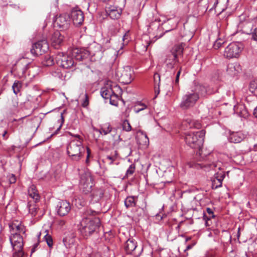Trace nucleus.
I'll list each match as a JSON object with an SVG mask.
<instances>
[{
  "instance_id": "f257e3e1",
  "label": "nucleus",
  "mask_w": 257,
  "mask_h": 257,
  "mask_svg": "<svg viewBox=\"0 0 257 257\" xmlns=\"http://www.w3.org/2000/svg\"><path fill=\"white\" fill-rule=\"evenodd\" d=\"M210 93L211 92L207 90L206 86L195 80L191 86V91L183 96L180 106L183 109H188L193 107L200 97Z\"/></svg>"
},
{
  "instance_id": "f03ea898",
  "label": "nucleus",
  "mask_w": 257,
  "mask_h": 257,
  "mask_svg": "<svg viewBox=\"0 0 257 257\" xmlns=\"http://www.w3.org/2000/svg\"><path fill=\"white\" fill-rule=\"evenodd\" d=\"M97 212L91 210H87L85 212L84 217L80 223L79 231L81 234L85 238L92 235L100 225V220L95 217Z\"/></svg>"
},
{
  "instance_id": "7ed1b4c3",
  "label": "nucleus",
  "mask_w": 257,
  "mask_h": 257,
  "mask_svg": "<svg viewBox=\"0 0 257 257\" xmlns=\"http://www.w3.org/2000/svg\"><path fill=\"white\" fill-rule=\"evenodd\" d=\"M196 168L203 169L205 171H209L211 169H217L220 171L215 174L214 178L212 180V188L216 189L222 186V181L225 177V174L222 168V164L221 162L213 163L209 164L204 162L201 164H197L195 166Z\"/></svg>"
},
{
  "instance_id": "20e7f679",
  "label": "nucleus",
  "mask_w": 257,
  "mask_h": 257,
  "mask_svg": "<svg viewBox=\"0 0 257 257\" xmlns=\"http://www.w3.org/2000/svg\"><path fill=\"white\" fill-rule=\"evenodd\" d=\"M97 53H100V46L96 44L89 47L88 49L74 48L71 51L72 58L79 61L86 59L90 55L94 56Z\"/></svg>"
},
{
  "instance_id": "39448f33",
  "label": "nucleus",
  "mask_w": 257,
  "mask_h": 257,
  "mask_svg": "<svg viewBox=\"0 0 257 257\" xmlns=\"http://www.w3.org/2000/svg\"><path fill=\"white\" fill-rule=\"evenodd\" d=\"M205 134V130L188 133L185 136L186 143L192 148L200 149L203 144Z\"/></svg>"
},
{
  "instance_id": "423d86ee",
  "label": "nucleus",
  "mask_w": 257,
  "mask_h": 257,
  "mask_svg": "<svg viewBox=\"0 0 257 257\" xmlns=\"http://www.w3.org/2000/svg\"><path fill=\"white\" fill-rule=\"evenodd\" d=\"M67 153L73 160L78 161L85 152V149L82 146L80 140H74L70 142L67 147Z\"/></svg>"
},
{
  "instance_id": "0eeeda50",
  "label": "nucleus",
  "mask_w": 257,
  "mask_h": 257,
  "mask_svg": "<svg viewBox=\"0 0 257 257\" xmlns=\"http://www.w3.org/2000/svg\"><path fill=\"white\" fill-rule=\"evenodd\" d=\"M243 49V45L241 43L232 42L225 48L224 56L228 59L238 58Z\"/></svg>"
},
{
  "instance_id": "6e6552de",
  "label": "nucleus",
  "mask_w": 257,
  "mask_h": 257,
  "mask_svg": "<svg viewBox=\"0 0 257 257\" xmlns=\"http://www.w3.org/2000/svg\"><path fill=\"white\" fill-rule=\"evenodd\" d=\"M56 62L60 67L68 69L73 66L75 64V60L72 58L71 52L67 54L63 53H58L56 56Z\"/></svg>"
},
{
  "instance_id": "1a4fd4ad",
  "label": "nucleus",
  "mask_w": 257,
  "mask_h": 257,
  "mask_svg": "<svg viewBox=\"0 0 257 257\" xmlns=\"http://www.w3.org/2000/svg\"><path fill=\"white\" fill-rule=\"evenodd\" d=\"M117 75L121 83L128 84L134 79V71L130 66H126L122 70L117 71Z\"/></svg>"
},
{
  "instance_id": "9d476101",
  "label": "nucleus",
  "mask_w": 257,
  "mask_h": 257,
  "mask_svg": "<svg viewBox=\"0 0 257 257\" xmlns=\"http://www.w3.org/2000/svg\"><path fill=\"white\" fill-rule=\"evenodd\" d=\"M49 49V44L46 40L38 41L32 46L30 51L34 56L41 55Z\"/></svg>"
},
{
  "instance_id": "9b49d317",
  "label": "nucleus",
  "mask_w": 257,
  "mask_h": 257,
  "mask_svg": "<svg viewBox=\"0 0 257 257\" xmlns=\"http://www.w3.org/2000/svg\"><path fill=\"white\" fill-rule=\"evenodd\" d=\"M9 240L13 250L23 249L24 239L20 233L10 234Z\"/></svg>"
},
{
  "instance_id": "f8f14e48",
  "label": "nucleus",
  "mask_w": 257,
  "mask_h": 257,
  "mask_svg": "<svg viewBox=\"0 0 257 257\" xmlns=\"http://www.w3.org/2000/svg\"><path fill=\"white\" fill-rule=\"evenodd\" d=\"M9 231L10 234L20 233L25 234L26 231V227L20 221L14 220L9 224Z\"/></svg>"
},
{
  "instance_id": "ddd939ff",
  "label": "nucleus",
  "mask_w": 257,
  "mask_h": 257,
  "mask_svg": "<svg viewBox=\"0 0 257 257\" xmlns=\"http://www.w3.org/2000/svg\"><path fill=\"white\" fill-rule=\"evenodd\" d=\"M71 209L70 203L66 200H61L58 202L56 210L60 216H64L68 214Z\"/></svg>"
},
{
  "instance_id": "4468645a",
  "label": "nucleus",
  "mask_w": 257,
  "mask_h": 257,
  "mask_svg": "<svg viewBox=\"0 0 257 257\" xmlns=\"http://www.w3.org/2000/svg\"><path fill=\"white\" fill-rule=\"evenodd\" d=\"M70 22L71 20L69 16L66 14H63L56 17L55 24L59 28L66 30L69 28Z\"/></svg>"
},
{
  "instance_id": "2eb2a0df",
  "label": "nucleus",
  "mask_w": 257,
  "mask_h": 257,
  "mask_svg": "<svg viewBox=\"0 0 257 257\" xmlns=\"http://www.w3.org/2000/svg\"><path fill=\"white\" fill-rule=\"evenodd\" d=\"M75 25H79L82 24L84 21V15L81 10L78 8L72 10L70 18Z\"/></svg>"
},
{
  "instance_id": "dca6fc26",
  "label": "nucleus",
  "mask_w": 257,
  "mask_h": 257,
  "mask_svg": "<svg viewBox=\"0 0 257 257\" xmlns=\"http://www.w3.org/2000/svg\"><path fill=\"white\" fill-rule=\"evenodd\" d=\"M136 140L137 144L141 149H146L149 145V140L147 134L141 130L137 133Z\"/></svg>"
},
{
  "instance_id": "f3484780",
  "label": "nucleus",
  "mask_w": 257,
  "mask_h": 257,
  "mask_svg": "<svg viewBox=\"0 0 257 257\" xmlns=\"http://www.w3.org/2000/svg\"><path fill=\"white\" fill-rule=\"evenodd\" d=\"M228 134L229 135V141L230 142L234 143H240L246 136V135L244 134L241 130H238L236 131H231V130H229Z\"/></svg>"
},
{
  "instance_id": "a211bd4d",
  "label": "nucleus",
  "mask_w": 257,
  "mask_h": 257,
  "mask_svg": "<svg viewBox=\"0 0 257 257\" xmlns=\"http://www.w3.org/2000/svg\"><path fill=\"white\" fill-rule=\"evenodd\" d=\"M234 111L240 117L243 119V120L241 119L243 124L245 122H248L246 118L248 116L249 113L244 105L238 104L235 105L234 106Z\"/></svg>"
},
{
  "instance_id": "6ab92c4d",
  "label": "nucleus",
  "mask_w": 257,
  "mask_h": 257,
  "mask_svg": "<svg viewBox=\"0 0 257 257\" xmlns=\"http://www.w3.org/2000/svg\"><path fill=\"white\" fill-rule=\"evenodd\" d=\"M241 71V66L237 62L230 63L227 66L226 72L232 77L237 76Z\"/></svg>"
},
{
  "instance_id": "aec40b11",
  "label": "nucleus",
  "mask_w": 257,
  "mask_h": 257,
  "mask_svg": "<svg viewBox=\"0 0 257 257\" xmlns=\"http://www.w3.org/2000/svg\"><path fill=\"white\" fill-rule=\"evenodd\" d=\"M64 36L59 31H56L51 37V42L55 49H59L63 43Z\"/></svg>"
},
{
  "instance_id": "412c9836",
  "label": "nucleus",
  "mask_w": 257,
  "mask_h": 257,
  "mask_svg": "<svg viewBox=\"0 0 257 257\" xmlns=\"http://www.w3.org/2000/svg\"><path fill=\"white\" fill-rule=\"evenodd\" d=\"M183 48L182 45H176L172 47L170 51L171 57L174 58L176 62H179L178 57L182 56L183 53Z\"/></svg>"
},
{
  "instance_id": "4be33fe9",
  "label": "nucleus",
  "mask_w": 257,
  "mask_h": 257,
  "mask_svg": "<svg viewBox=\"0 0 257 257\" xmlns=\"http://www.w3.org/2000/svg\"><path fill=\"white\" fill-rule=\"evenodd\" d=\"M181 126L188 128H200L201 127L198 121L192 120L190 118L184 120L182 122Z\"/></svg>"
},
{
  "instance_id": "5701e85b",
  "label": "nucleus",
  "mask_w": 257,
  "mask_h": 257,
  "mask_svg": "<svg viewBox=\"0 0 257 257\" xmlns=\"http://www.w3.org/2000/svg\"><path fill=\"white\" fill-rule=\"evenodd\" d=\"M106 12L110 18L113 20L119 18L121 14V10L114 6H110L107 8Z\"/></svg>"
},
{
  "instance_id": "b1692460",
  "label": "nucleus",
  "mask_w": 257,
  "mask_h": 257,
  "mask_svg": "<svg viewBox=\"0 0 257 257\" xmlns=\"http://www.w3.org/2000/svg\"><path fill=\"white\" fill-rule=\"evenodd\" d=\"M137 247V242L133 238H129L124 245V249L127 254H132Z\"/></svg>"
},
{
  "instance_id": "393cba45",
  "label": "nucleus",
  "mask_w": 257,
  "mask_h": 257,
  "mask_svg": "<svg viewBox=\"0 0 257 257\" xmlns=\"http://www.w3.org/2000/svg\"><path fill=\"white\" fill-rule=\"evenodd\" d=\"M240 27L242 33L248 35L251 33V30L253 28V25L251 22H244L240 24Z\"/></svg>"
},
{
  "instance_id": "a878e982",
  "label": "nucleus",
  "mask_w": 257,
  "mask_h": 257,
  "mask_svg": "<svg viewBox=\"0 0 257 257\" xmlns=\"http://www.w3.org/2000/svg\"><path fill=\"white\" fill-rule=\"evenodd\" d=\"M104 195V190L101 188L94 189L91 194L92 199L95 202H98L101 199Z\"/></svg>"
},
{
  "instance_id": "bb28decb",
  "label": "nucleus",
  "mask_w": 257,
  "mask_h": 257,
  "mask_svg": "<svg viewBox=\"0 0 257 257\" xmlns=\"http://www.w3.org/2000/svg\"><path fill=\"white\" fill-rule=\"evenodd\" d=\"M101 95L104 99H108L112 95V92L111 90V87L109 84H106L101 89Z\"/></svg>"
},
{
  "instance_id": "cd10ccee",
  "label": "nucleus",
  "mask_w": 257,
  "mask_h": 257,
  "mask_svg": "<svg viewBox=\"0 0 257 257\" xmlns=\"http://www.w3.org/2000/svg\"><path fill=\"white\" fill-rule=\"evenodd\" d=\"M28 194L29 196L33 199L35 202L40 199V196L35 185H32L28 189Z\"/></svg>"
},
{
  "instance_id": "c85d7f7f",
  "label": "nucleus",
  "mask_w": 257,
  "mask_h": 257,
  "mask_svg": "<svg viewBox=\"0 0 257 257\" xmlns=\"http://www.w3.org/2000/svg\"><path fill=\"white\" fill-rule=\"evenodd\" d=\"M90 183H92V178L91 174L86 172L82 174L80 180V184Z\"/></svg>"
},
{
  "instance_id": "c756f323",
  "label": "nucleus",
  "mask_w": 257,
  "mask_h": 257,
  "mask_svg": "<svg viewBox=\"0 0 257 257\" xmlns=\"http://www.w3.org/2000/svg\"><path fill=\"white\" fill-rule=\"evenodd\" d=\"M122 40L123 41V43L121 44L120 49L117 51H116V52L117 53V55H121L122 53L121 49H122L123 46H124L125 45H127L130 40V37L128 31L125 32V34L123 35Z\"/></svg>"
},
{
  "instance_id": "7c9ffc66",
  "label": "nucleus",
  "mask_w": 257,
  "mask_h": 257,
  "mask_svg": "<svg viewBox=\"0 0 257 257\" xmlns=\"http://www.w3.org/2000/svg\"><path fill=\"white\" fill-rule=\"evenodd\" d=\"M42 63L44 66H51L54 64V60L53 57L48 54L44 56Z\"/></svg>"
},
{
  "instance_id": "2f4dec72",
  "label": "nucleus",
  "mask_w": 257,
  "mask_h": 257,
  "mask_svg": "<svg viewBox=\"0 0 257 257\" xmlns=\"http://www.w3.org/2000/svg\"><path fill=\"white\" fill-rule=\"evenodd\" d=\"M75 238L74 237H66L63 239V242L67 248H70L74 245Z\"/></svg>"
},
{
  "instance_id": "473e14b6",
  "label": "nucleus",
  "mask_w": 257,
  "mask_h": 257,
  "mask_svg": "<svg viewBox=\"0 0 257 257\" xmlns=\"http://www.w3.org/2000/svg\"><path fill=\"white\" fill-rule=\"evenodd\" d=\"M136 202L134 196H128L124 200V205L128 208L136 206Z\"/></svg>"
},
{
  "instance_id": "72a5a7b5",
  "label": "nucleus",
  "mask_w": 257,
  "mask_h": 257,
  "mask_svg": "<svg viewBox=\"0 0 257 257\" xmlns=\"http://www.w3.org/2000/svg\"><path fill=\"white\" fill-rule=\"evenodd\" d=\"M92 186V183L80 184V188L85 194H87L91 192Z\"/></svg>"
},
{
  "instance_id": "f704fd0d",
  "label": "nucleus",
  "mask_w": 257,
  "mask_h": 257,
  "mask_svg": "<svg viewBox=\"0 0 257 257\" xmlns=\"http://www.w3.org/2000/svg\"><path fill=\"white\" fill-rule=\"evenodd\" d=\"M111 87V90L112 92L113 95L120 96L122 92L121 88L117 85L113 84V85L109 84Z\"/></svg>"
},
{
  "instance_id": "c9c22d12",
  "label": "nucleus",
  "mask_w": 257,
  "mask_h": 257,
  "mask_svg": "<svg viewBox=\"0 0 257 257\" xmlns=\"http://www.w3.org/2000/svg\"><path fill=\"white\" fill-rule=\"evenodd\" d=\"M29 213L33 216H36L38 211V207L35 203L34 204H29L28 205Z\"/></svg>"
},
{
  "instance_id": "e433bc0d",
  "label": "nucleus",
  "mask_w": 257,
  "mask_h": 257,
  "mask_svg": "<svg viewBox=\"0 0 257 257\" xmlns=\"http://www.w3.org/2000/svg\"><path fill=\"white\" fill-rule=\"evenodd\" d=\"M176 62L174 60V58L171 56H168L166 59V66L168 69H172L174 67Z\"/></svg>"
},
{
  "instance_id": "4c0bfd02",
  "label": "nucleus",
  "mask_w": 257,
  "mask_h": 257,
  "mask_svg": "<svg viewBox=\"0 0 257 257\" xmlns=\"http://www.w3.org/2000/svg\"><path fill=\"white\" fill-rule=\"evenodd\" d=\"M117 156V153L115 151L114 152V154L112 155H108L106 157L104 160L105 162H108L109 164H112L113 162L116 159Z\"/></svg>"
},
{
  "instance_id": "58836bf2",
  "label": "nucleus",
  "mask_w": 257,
  "mask_h": 257,
  "mask_svg": "<svg viewBox=\"0 0 257 257\" xmlns=\"http://www.w3.org/2000/svg\"><path fill=\"white\" fill-rule=\"evenodd\" d=\"M147 108V105L144 103H139L134 107V111L136 113H138L142 110H144Z\"/></svg>"
},
{
  "instance_id": "ea45409f",
  "label": "nucleus",
  "mask_w": 257,
  "mask_h": 257,
  "mask_svg": "<svg viewBox=\"0 0 257 257\" xmlns=\"http://www.w3.org/2000/svg\"><path fill=\"white\" fill-rule=\"evenodd\" d=\"M22 84L19 81H15L12 86L13 92L15 94H18L20 91Z\"/></svg>"
},
{
  "instance_id": "a19ab883",
  "label": "nucleus",
  "mask_w": 257,
  "mask_h": 257,
  "mask_svg": "<svg viewBox=\"0 0 257 257\" xmlns=\"http://www.w3.org/2000/svg\"><path fill=\"white\" fill-rule=\"evenodd\" d=\"M94 135H97L98 137L101 135H106L111 132V130H93Z\"/></svg>"
},
{
  "instance_id": "79ce46f5",
  "label": "nucleus",
  "mask_w": 257,
  "mask_h": 257,
  "mask_svg": "<svg viewBox=\"0 0 257 257\" xmlns=\"http://www.w3.org/2000/svg\"><path fill=\"white\" fill-rule=\"evenodd\" d=\"M119 96L115 95H112L110 97H109V102L111 105L117 106L118 104V99Z\"/></svg>"
},
{
  "instance_id": "37998d69",
  "label": "nucleus",
  "mask_w": 257,
  "mask_h": 257,
  "mask_svg": "<svg viewBox=\"0 0 257 257\" xmlns=\"http://www.w3.org/2000/svg\"><path fill=\"white\" fill-rule=\"evenodd\" d=\"M89 104V98L88 94L85 93L83 98L81 100V105L83 107H86Z\"/></svg>"
},
{
  "instance_id": "c03bdc74",
  "label": "nucleus",
  "mask_w": 257,
  "mask_h": 257,
  "mask_svg": "<svg viewBox=\"0 0 257 257\" xmlns=\"http://www.w3.org/2000/svg\"><path fill=\"white\" fill-rule=\"evenodd\" d=\"M228 0H216V2L214 3V6L217 4L219 5L220 6H222L223 7L222 8V11H224L227 8V4L228 3Z\"/></svg>"
},
{
  "instance_id": "a18cd8bd",
  "label": "nucleus",
  "mask_w": 257,
  "mask_h": 257,
  "mask_svg": "<svg viewBox=\"0 0 257 257\" xmlns=\"http://www.w3.org/2000/svg\"><path fill=\"white\" fill-rule=\"evenodd\" d=\"M206 212L208 213V216H207V215H206V214H204V216H203L204 219H206V218L207 219H210L211 218L214 217V215L213 214V212L212 209H211L210 208H207Z\"/></svg>"
},
{
  "instance_id": "49530a36",
  "label": "nucleus",
  "mask_w": 257,
  "mask_h": 257,
  "mask_svg": "<svg viewBox=\"0 0 257 257\" xmlns=\"http://www.w3.org/2000/svg\"><path fill=\"white\" fill-rule=\"evenodd\" d=\"M249 90L251 92H257V81L253 80L250 82L249 84Z\"/></svg>"
},
{
  "instance_id": "de8ad7c7",
  "label": "nucleus",
  "mask_w": 257,
  "mask_h": 257,
  "mask_svg": "<svg viewBox=\"0 0 257 257\" xmlns=\"http://www.w3.org/2000/svg\"><path fill=\"white\" fill-rule=\"evenodd\" d=\"M159 26V22L157 21L156 19L152 22H151L149 25L148 30L150 31V29H157Z\"/></svg>"
},
{
  "instance_id": "09e8293b",
  "label": "nucleus",
  "mask_w": 257,
  "mask_h": 257,
  "mask_svg": "<svg viewBox=\"0 0 257 257\" xmlns=\"http://www.w3.org/2000/svg\"><path fill=\"white\" fill-rule=\"evenodd\" d=\"M249 35H251V40L257 42V27L253 28Z\"/></svg>"
},
{
  "instance_id": "8fccbe9b",
  "label": "nucleus",
  "mask_w": 257,
  "mask_h": 257,
  "mask_svg": "<svg viewBox=\"0 0 257 257\" xmlns=\"http://www.w3.org/2000/svg\"><path fill=\"white\" fill-rule=\"evenodd\" d=\"M13 257H23L24 255L23 249L14 250Z\"/></svg>"
},
{
  "instance_id": "3c124183",
  "label": "nucleus",
  "mask_w": 257,
  "mask_h": 257,
  "mask_svg": "<svg viewBox=\"0 0 257 257\" xmlns=\"http://www.w3.org/2000/svg\"><path fill=\"white\" fill-rule=\"evenodd\" d=\"M45 240H46L48 245L49 247H52L53 245V240L51 236L48 234L44 236Z\"/></svg>"
},
{
  "instance_id": "603ef678",
  "label": "nucleus",
  "mask_w": 257,
  "mask_h": 257,
  "mask_svg": "<svg viewBox=\"0 0 257 257\" xmlns=\"http://www.w3.org/2000/svg\"><path fill=\"white\" fill-rule=\"evenodd\" d=\"M224 41L222 40H217L214 43L213 48L215 49H218L222 46V44H224Z\"/></svg>"
},
{
  "instance_id": "864d4df0",
  "label": "nucleus",
  "mask_w": 257,
  "mask_h": 257,
  "mask_svg": "<svg viewBox=\"0 0 257 257\" xmlns=\"http://www.w3.org/2000/svg\"><path fill=\"white\" fill-rule=\"evenodd\" d=\"M135 170V165H134V164L131 165L126 171V175L127 176L132 175L134 173Z\"/></svg>"
},
{
  "instance_id": "5fc2aeb1",
  "label": "nucleus",
  "mask_w": 257,
  "mask_h": 257,
  "mask_svg": "<svg viewBox=\"0 0 257 257\" xmlns=\"http://www.w3.org/2000/svg\"><path fill=\"white\" fill-rule=\"evenodd\" d=\"M122 128H132V126L128 120H123L121 123Z\"/></svg>"
},
{
  "instance_id": "6e6d98bb",
  "label": "nucleus",
  "mask_w": 257,
  "mask_h": 257,
  "mask_svg": "<svg viewBox=\"0 0 257 257\" xmlns=\"http://www.w3.org/2000/svg\"><path fill=\"white\" fill-rule=\"evenodd\" d=\"M181 71H182V67L180 66L179 67V70H178V71L177 73L176 78H175V84L176 85H178L179 83V77H180V75Z\"/></svg>"
},
{
  "instance_id": "4d7b16f0",
  "label": "nucleus",
  "mask_w": 257,
  "mask_h": 257,
  "mask_svg": "<svg viewBox=\"0 0 257 257\" xmlns=\"http://www.w3.org/2000/svg\"><path fill=\"white\" fill-rule=\"evenodd\" d=\"M9 181L11 184L15 183L16 181V177L14 174H11L9 176Z\"/></svg>"
},
{
  "instance_id": "13d9d810",
  "label": "nucleus",
  "mask_w": 257,
  "mask_h": 257,
  "mask_svg": "<svg viewBox=\"0 0 257 257\" xmlns=\"http://www.w3.org/2000/svg\"><path fill=\"white\" fill-rule=\"evenodd\" d=\"M52 75L55 77H58L59 78H61L62 76V74L59 72H54L52 73Z\"/></svg>"
},
{
  "instance_id": "bf43d9fd",
  "label": "nucleus",
  "mask_w": 257,
  "mask_h": 257,
  "mask_svg": "<svg viewBox=\"0 0 257 257\" xmlns=\"http://www.w3.org/2000/svg\"><path fill=\"white\" fill-rule=\"evenodd\" d=\"M7 134V131L6 130H4L2 133V135L4 140H6L8 138V136Z\"/></svg>"
},
{
  "instance_id": "052dcab7",
  "label": "nucleus",
  "mask_w": 257,
  "mask_h": 257,
  "mask_svg": "<svg viewBox=\"0 0 257 257\" xmlns=\"http://www.w3.org/2000/svg\"><path fill=\"white\" fill-rule=\"evenodd\" d=\"M87 257H100V254L99 253H88Z\"/></svg>"
},
{
  "instance_id": "680f3d73",
  "label": "nucleus",
  "mask_w": 257,
  "mask_h": 257,
  "mask_svg": "<svg viewBox=\"0 0 257 257\" xmlns=\"http://www.w3.org/2000/svg\"><path fill=\"white\" fill-rule=\"evenodd\" d=\"M63 113H61V124L59 126L58 128H61L62 126V123L64 122V117L63 116Z\"/></svg>"
},
{
  "instance_id": "e2e57ef3",
  "label": "nucleus",
  "mask_w": 257,
  "mask_h": 257,
  "mask_svg": "<svg viewBox=\"0 0 257 257\" xmlns=\"http://www.w3.org/2000/svg\"><path fill=\"white\" fill-rule=\"evenodd\" d=\"M59 130H56L55 132L52 133L50 136L47 138V139H49V138L52 137L53 136H54V135H57L59 132Z\"/></svg>"
},
{
  "instance_id": "0e129e2a",
  "label": "nucleus",
  "mask_w": 257,
  "mask_h": 257,
  "mask_svg": "<svg viewBox=\"0 0 257 257\" xmlns=\"http://www.w3.org/2000/svg\"><path fill=\"white\" fill-rule=\"evenodd\" d=\"M116 137L117 138V140H116L114 142V145H118V142L119 141H121V139L120 138V136L119 135H117L116 136Z\"/></svg>"
},
{
  "instance_id": "69168bd1",
  "label": "nucleus",
  "mask_w": 257,
  "mask_h": 257,
  "mask_svg": "<svg viewBox=\"0 0 257 257\" xmlns=\"http://www.w3.org/2000/svg\"><path fill=\"white\" fill-rule=\"evenodd\" d=\"M154 80L156 82H157V79L158 78L159 81L160 80V77L159 74L156 73L154 74Z\"/></svg>"
},
{
  "instance_id": "338daca9",
  "label": "nucleus",
  "mask_w": 257,
  "mask_h": 257,
  "mask_svg": "<svg viewBox=\"0 0 257 257\" xmlns=\"http://www.w3.org/2000/svg\"><path fill=\"white\" fill-rule=\"evenodd\" d=\"M38 245V243H36V244H35L33 245V248H32V249H31V252H32H32H34V251H35L36 248V247H37Z\"/></svg>"
},
{
  "instance_id": "774afa93",
  "label": "nucleus",
  "mask_w": 257,
  "mask_h": 257,
  "mask_svg": "<svg viewBox=\"0 0 257 257\" xmlns=\"http://www.w3.org/2000/svg\"><path fill=\"white\" fill-rule=\"evenodd\" d=\"M253 115L256 118H257V106L254 109Z\"/></svg>"
}]
</instances>
